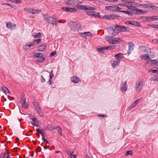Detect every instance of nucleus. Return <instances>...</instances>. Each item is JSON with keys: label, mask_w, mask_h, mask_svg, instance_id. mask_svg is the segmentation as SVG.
Wrapping results in <instances>:
<instances>
[{"label": "nucleus", "mask_w": 158, "mask_h": 158, "mask_svg": "<svg viewBox=\"0 0 158 158\" xmlns=\"http://www.w3.org/2000/svg\"><path fill=\"white\" fill-rule=\"evenodd\" d=\"M124 2L123 4H122L123 6H126L131 11H135V9L131 7L135 8L137 6L138 4L135 2V0H121Z\"/></svg>", "instance_id": "nucleus-1"}, {"label": "nucleus", "mask_w": 158, "mask_h": 158, "mask_svg": "<svg viewBox=\"0 0 158 158\" xmlns=\"http://www.w3.org/2000/svg\"><path fill=\"white\" fill-rule=\"evenodd\" d=\"M44 19L48 23L52 24L53 25H57V23L56 21H54L53 18H52L49 16L46 15H43Z\"/></svg>", "instance_id": "nucleus-2"}, {"label": "nucleus", "mask_w": 158, "mask_h": 158, "mask_svg": "<svg viewBox=\"0 0 158 158\" xmlns=\"http://www.w3.org/2000/svg\"><path fill=\"white\" fill-rule=\"evenodd\" d=\"M143 81L141 80L138 81L135 87V90L136 92L140 91L143 88Z\"/></svg>", "instance_id": "nucleus-3"}, {"label": "nucleus", "mask_w": 158, "mask_h": 158, "mask_svg": "<svg viewBox=\"0 0 158 158\" xmlns=\"http://www.w3.org/2000/svg\"><path fill=\"white\" fill-rule=\"evenodd\" d=\"M77 7L79 9L85 10H95V8L94 7H91L89 6H85L83 5H77Z\"/></svg>", "instance_id": "nucleus-4"}, {"label": "nucleus", "mask_w": 158, "mask_h": 158, "mask_svg": "<svg viewBox=\"0 0 158 158\" xmlns=\"http://www.w3.org/2000/svg\"><path fill=\"white\" fill-rule=\"evenodd\" d=\"M24 10L27 13L32 14H38L41 11V10L33 9L29 8H24Z\"/></svg>", "instance_id": "nucleus-5"}, {"label": "nucleus", "mask_w": 158, "mask_h": 158, "mask_svg": "<svg viewBox=\"0 0 158 158\" xmlns=\"http://www.w3.org/2000/svg\"><path fill=\"white\" fill-rule=\"evenodd\" d=\"M61 9L65 11L69 12H77V9L74 8H70L69 7H63L61 8Z\"/></svg>", "instance_id": "nucleus-6"}, {"label": "nucleus", "mask_w": 158, "mask_h": 158, "mask_svg": "<svg viewBox=\"0 0 158 158\" xmlns=\"http://www.w3.org/2000/svg\"><path fill=\"white\" fill-rule=\"evenodd\" d=\"M107 31L109 34L114 35H117L118 33V32L116 31L114 28V27H108L107 29Z\"/></svg>", "instance_id": "nucleus-7"}, {"label": "nucleus", "mask_w": 158, "mask_h": 158, "mask_svg": "<svg viewBox=\"0 0 158 158\" xmlns=\"http://www.w3.org/2000/svg\"><path fill=\"white\" fill-rule=\"evenodd\" d=\"M20 102L23 108H27L28 107V104L26 102L25 98L24 95L22 96V99L20 100Z\"/></svg>", "instance_id": "nucleus-8"}, {"label": "nucleus", "mask_w": 158, "mask_h": 158, "mask_svg": "<svg viewBox=\"0 0 158 158\" xmlns=\"http://www.w3.org/2000/svg\"><path fill=\"white\" fill-rule=\"evenodd\" d=\"M128 44L129 45V48L128 52L127 53L129 55L131 53V52L133 50L134 45L131 42L128 43Z\"/></svg>", "instance_id": "nucleus-9"}, {"label": "nucleus", "mask_w": 158, "mask_h": 158, "mask_svg": "<svg viewBox=\"0 0 158 158\" xmlns=\"http://www.w3.org/2000/svg\"><path fill=\"white\" fill-rule=\"evenodd\" d=\"M139 48L140 50L142 52H151L150 49L147 47L142 46L139 47Z\"/></svg>", "instance_id": "nucleus-10"}, {"label": "nucleus", "mask_w": 158, "mask_h": 158, "mask_svg": "<svg viewBox=\"0 0 158 158\" xmlns=\"http://www.w3.org/2000/svg\"><path fill=\"white\" fill-rule=\"evenodd\" d=\"M6 27L7 28L10 29H13L16 26V25L10 22L6 23Z\"/></svg>", "instance_id": "nucleus-11"}, {"label": "nucleus", "mask_w": 158, "mask_h": 158, "mask_svg": "<svg viewBox=\"0 0 158 158\" xmlns=\"http://www.w3.org/2000/svg\"><path fill=\"white\" fill-rule=\"evenodd\" d=\"M126 23H128L129 24L132 25H134L136 26H140V23L135 21H127L126 22Z\"/></svg>", "instance_id": "nucleus-12"}, {"label": "nucleus", "mask_w": 158, "mask_h": 158, "mask_svg": "<svg viewBox=\"0 0 158 158\" xmlns=\"http://www.w3.org/2000/svg\"><path fill=\"white\" fill-rule=\"evenodd\" d=\"M122 40L120 38H112L111 40V44H116Z\"/></svg>", "instance_id": "nucleus-13"}, {"label": "nucleus", "mask_w": 158, "mask_h": 158, "mask_svg": "<svg viewBox=\"0 0 158 158\" xmlns=\"http://www.w3.org/2000/svg\"><path fill=\"white\" fill-rule=\"evenodd\" d=\"M71 80L72 82L75 83H78L79 81V78L75 76H73L72 77H71Z\"/></svg>", "instance_id": "nucleus-14"}, {"label": "nucleus", "mask_w": 158, "mask_h": 158, "mask_svg": "<svg viewBox=\"0 0 158 158\" xmlns=\"http://www.w3.org/2000/svg\"><path fill=\"white\" fill-rule=\"evenodd\" d=\"M66 3L70 6L75 5L74 0H68L66 2Z\"/></svg>", "instance_id": "nucleus-15"}, {"label": "nucleus", "mask_w": 158, "mask_h": 158, "mask_svg": "<svg viewBox=\"0 0 158 158\" xmlns=\"http://www.w3.org/2000/svg\"><path fill=\"white\" fill-rule=\"evenodd\" d=\"M59 127L58 126H52L51 125H48L47 126V128L48 130H53V129L54 130H56L57 129V128H59Z\"/></svg>", "instance_id": "nucleus-16"}, {"label": "nucleus", "mask_w": 158, "mask_h": 158, "mask_svg": "<svg viewBox=\"0 0 158 158\" xmlns=\"http://www.w3.org/2000/svg\"><path fill=\"white\" fill-rule=\"evenodd\" d=\"M46 46L45 44H42L38 48V49L40 52H42L44 51L46 48Z\"/></svg>", "instance_id": "nucleus-17"}, {"label": "nucleus", "mask_w": 158, "mask_h": 158, "mask_svg": "<svg viewBox=\"0 0 158 158\" xmlns=\"http://www.w3.org/2000/svg\"><path fill=\"white\" fill-rule=\"evenodd\" d=\"M150 59V57H149V56L148 54H146L142 55L141 57V59L142 60H149Z\"/></svg>", "instance_id": "nucleus-18"}, {"label": "nucleus", "mask_w": 158, "mask_h": 158, "mask_svg": "<svg viewBox=\"0 0 158 158\" xmlns=\"http://www.w3.org/2000/svg\"><path fill=\"white\" fill-rule=\"evenodd\" d=\"M139 99H138L135 101L130 106L128 109L130 110L134 106H135L136 104H137L139 101Z\"/></svg>", "instance_id": "nucleus-19"}, {"label": "nucleus", "mask_w": 158, "mask_h": 158, "mask_svg": "<svg viewBox=\"0 0 158 158\" xmlns=\"http://www.w3.org/2000/svg\"><path fill=\"white\" fill-rule=\"evenodd\" d=\"M122 26H120L118 25H117L115 26L114 27V28L116 32L117 31L122 32Z\"/></svg>", "instance_id": "nucleus-20"}, {"label": "nucleus", "mask_w": 158, "mask_h": 158, "mask_svg": "<svg viewBox=\"0 0 158 158\" xmlns=\"http://www.w3.org/2000/svg\"><path fill=\"white\" fill-rule=\"evenodd\" d=\"M123 54L121 53H119L115 55V58L118 60L120 61V59L122 58Z\"/></svg>", "instance_id": "nucleus-21"}, {"label": "nucleus", "mask_w": 158, "mask_h": 158, "mask_svg": "<svg viewBox=\"0 0 158 158\" xmlns=\"http://www.w3.org/2000/svg\"><path fill=\"white\" fill-rule=\"evenodd\" d=\"M105 8L109 10L115 11V5L107 6H106Z\"/></svg>", "instance_id": "nucleus-22"}, {"label": "nucleus", "mask_w": 158, "mask_h": 158, "mask_svg": "<svg viewBox=\"0 0 158 158\" xmlns=\"http://www.w3.org/2000/svg\"><path fill=\"white\" fill-rule=\"evenodd\" d=\"M122 32H127L129 31L130 29L127 27L122 26Z\"/></svg>", "instance_id": "nucleus-23"}, {"label": "nucleus", "mask_w": 158, "mask_h": 158, "mask_svg": "<svg viewBox=\"0 0 158 158\" xmlns=\"http://www.w3.org/2000/svg\"><path fill=\"white\" fill-rule=\"evenodd\" d=\"M126 85L127 81L125 82L124 83L122 88H121V90L122 92H124L127 90V88Z\"/></svg>", "instance_id": "nucleus-24"}, {"label": "nucleus", "mask_w": 158, "mask_h": 158, "mask_svg": "<svg viewBox=\"0 0 158 158\" xmlns=\"http://www.w3.org/2000/svg\"><path fill=\"white\" fill-rule=\"evenodd\" d=\"M45 60V57H44L43 56H42L36 59V62L41 63L43 62Z\"/></svg>", "instance_id": "nucleus-25"}, {"label": "nucleus", "mask_w": 158, "mask_h": 158, "mask_svg": "<svg viewBox=\"0 0 158 158\" xmlns=\"http://www.w3.org/2000/svg\"><path fill=\"white\" fill-rule=\"evenodd\" d=\"M120 62L118 60L115 61L112 64V65L114 68L118 65Z\"/></svg>", "instance_id": "nucleus-26"}, {"label": "nucleus", "mask_w": 158, "mask_h": 158, "mask_svg": "<svg viewBox=\"0 0 158 158\" xmlns=\"http://www.w3.org/2000/svg\"><path fill=\"white\" fill-rule=\"evenodd\" d=\"M115 17V16L113 15H105V18L106 19H113Z\"/></svg>", "instance_id": "nucleus-27"}, {"label": "nucleus", "mask_w": 158, "mask_h": 158, "mask_svg": "<svg viewBox=\"0 0 158 158\" xmlns=\"http://www.w3.org/2000/svg\"><path fill=\"white\" fill-rule=\"evenodd\" d=\"M1 158H9V154L4 152L1 155Z\"/></svg>", "instance_id": "nucleus-28"}, {"label": "nucleus", "mask_w": 158, "mask_h": 158, "mask_svg": "<svg viewBox=\"0 0 158 158\" xmlns=\"http://www.w3.org/2000/svg\"><path fill=\"white\" fill-rule=\"evenodd\" d=\"M41 36V33L40 32L37 33L35 35H33L32 36L34 38H39Z\"/></svg>", "instance_id": "nucleus-29"}, {"label": "nucleus", "mask_w": 158, "mask_h": 158, "mask_svg": "<svg viewBox=\"0 0 158 158\" xmlns=\"http://www.w3.org/2000/svg\"><path fill=\"white\" fill-rule=\"evenodd\" d=\"M135 9V10H136V14H139V13H144L145 12H146L144 10H143L140 9Z\"/></svg>", "instance_id": "nucleus-30"}, {"label": "nucleus", "mask_w": 158, "mask_h": 158, "mask_svg": "<svg viewBox=\"0 0 158 158\" xmlns=\"http://www.w3.org/2000/svg\"><path fill=\"white\" fill-rule=\"evenodd\" d=\"M112 37L111 36H106L105 37L106 39L108 41V42L110 44L111 42Z\"/></svg>", "instance_id": "nucleus-31"}, {"label": "nucleus", "mask_w": 158, "mask_h": 158, "mask_svg": "<svg viewBox=\"0 0 158 158\" xmlns=\"http://www.w3.org/2000/svg\"><path fill=\"white\" fill-rule=\"evenodd\" d=\"M5 94H6L7 92V91H8V93H9V94H10V92L8 90V89L6 87H4V89H3V90L2 91Z\"/></svg>", "instance_id": "nucleus-32"}, {"label": "nucleus", "mask_w": 158, "mask_h": 158, "mask_svg": "<svg viewBox=\"0 0 158 158\" xmlns=\"http://www.w3.org/2000/svg\"><path fill=\"white\" fill-rule=\"evenodd\" d=\"M150 19H151L152 21H158V16H157L150 17Z\"/></svg>", "instance_id": "nucleus-33"}, {"label": "nucleus", "mask_w": 158, "mask_h": 158, "mask_svg": "<svg viewBox=\"0 0 158 158\" xmlns=\"http://www.w3.org/2000/svg\"><path fill=\"white\" fill-rule=\"evenodd\" d=\"M119 12H123L125 14H128L129 15H132V13L129 12L128 11H124V10H121L119 11Z\"/></svg>", "instance_id": "nucleus-34"}, {"label": "nucleus", "mask_w": 158, "mask_h": 158, "mask_svg": "<svg viewBox=\"0 0 158 158\" xmlns=\"http://www.w3.org/2000/svg\"><path fill=\"white\" fill-rule=\"evenodd\" d=\"M79 24L76 22L74 23L73 24V27L75 28V29H76L78 27H79Z\"/></svg>", "instance_id": "nucleus-35"}, {"label": "nucleus", "mask_w": 158, "mask_h": 158, "mask_svg": "<svg viewBox=\"0 0 158 158\" xmlns=\"http://www.w3.org/2000/svg\"><path fill=\"white\" fill-rule=\"evenodd\" d=\"M105 49V47H102L100 48L97 49V51L99 52H103V51Z\"/></svg>", "instance_id": "nucleus-36"}, {"label": "nucleus", "mask_w": 158, "mask_h": 158, "mask_svg": "<svg viewBox=\"0 0 158 158\" xmlns=\"http://www.w3.org/2000/svg\"><path fill=\"white\" fill-rule=\"evenodd\" d=\"M150 7L152 8L154 10H158V7H157L155 5H150Z\"/></svg>", "instance_id": "nucleus-37"}, {"label": "nucleus", "mask_w": 158, "mask_h": 158, "mask_svg": "<svg viewBox=\"0 0 158 158\" xmlns=\"http://www.w3.org/2000/svg\"><path fill=\"white\" fill-rule=\"evenodd\" d=\"M36 131L37 132H39V133L41 135H44L43 131H44V130H40L39 129H37Z\"/></svg>", "instance_id": "nucleus-38"}, {"label": "nucleus", "mask_w": 158, "mask_h": 158, "mask_svg": "<svg viewBox=\"0 0 158 158\" xmlns=\"http://www.w3.org/2000/svg\"><path fill=\"white\" fill-rule=\"evenodd\" d=\"M36 110L37 112H38V114L40 116H41L42 115H43L41 113V112L40 111V107H39V108L38 109H37V108H36Z\"/></svg>", "instance_id": "nucleus-39"}, {"label": "nucleus", "mask_w": 158, "mask_h": 158, "mask_svg": "<svg viewBox=\"0 0 158 158\" xmlns=\"http://www.w3.org/2000/svg\"><path fill=\"white\" fill-rule=\"evenodd\" d=\"M66 153L69 156H71L73 155L72 153L69 150H67L66 151Z\"/></svg>", "instance_id": "nucleus-40"}, {"label": "nucleus", "mask_w": 158, "mask_h": 158, "mask_svg": "<svg viewBox=\"0 0 158 158\" xmlns=\"http://www.w3.org/2000/svg\"><path fill=\"white\" fill-rule=\"evenodd\" d=\"M133 152L131 150H130L128 151L125 154V156H127L128 155H131L132 154Z\"/></svg>", "instance_id": "nucleus-41"}, {"label": "nucleus", "mask_w": 158, "mask_h": 158, "mask_svg": "<svg viewBox=\"0 0 158 158\" xmlns=\"http://www.w3.org/2000/svg\"><path fill=\"white\" fill-rule=\"evenodd\" d=\"M140 6H141L143 7L148 8V7H150V6L148 4H142L140 5Z\"/></svg>", "instance_id": "nucleus-42"}, {"label": "nucleus", "mask_w": 158, "mask_h": 158, "mask_svg": "<svg viewBox=\"0 0 158 158\" xmlns=\"http://www.w3.org/2000/svg\"><path fill=\"white\" fill-rule=\"evenodd\" d=\"M98 14L97 13L94 11H92L91 16L94 17L97 16Z\"/></svg>", "instance_id": "nucleus-43"}, {"label": "nucleus", "mask_w": 158, "mask_h": 158, "mask_svg": "<svg viewBox=\"0 0 158 158\" xmlns=\"http://www.w3.org/2000/svg\"><path fill=\"white\" fill-rule=\"evenodd\" d=\"M33 104L35 106L36 108L38 109L39 108V104L37 102H33Z\"/></svg>", "instance_id": "nucleus-44"}, {"label": "nucleus", "mask_w": 158, "mask_h": 158, "mask_svg": "<svg viewBox=\"0 0 158 158\" xmlns=\"http://www.w3.org/2000/svg\"><path fill=\"white\" fill-rule=\"evenodd\" d=\"M74 1L75 5H79L80 4L82 3V1H80L79 0H74Z\"/></svg>", "instance_id": "nucleus-45"}, {"label": "nucleus", "mask_w": 158, "mask_h": 158, "mask_svg": "<svg viewBox=\"0 0 158 158\" xmlns=\"http://www.w3.org/2000/svg\"><path fill=\"white\" fill-rule=\"evenodd\" d=\"M149 26L158 29V25L150 24Z\"/></svg>", "instance_id": "nucleus-46"}, {"label": "nucleus", "mask_w": 158, "mask_h": 158, "mask_svg": "<svg viewBox=\"0 0 158 158\" xmlns=\"http://www.w3.org/2000/svg\"><path fill=\"white\" fill-rule=\"evenodd\" d=\"M42 54L41 53H36L34 56L35 58H38L39 57L40 55L41 56Z\"/></svg>", "instance_id": "nucleus-47"}, {"label": "nucleus", "mask_w": 158, "mask_h": 158, "mask_svg": "<svg viewBox=\"0 0 158 158\" xmlns=\"http://www.w3.org/2000/svg\"><path fill=\"white\" fill-rule=\"evenodd\" d=\"M150 61H152V64H158V60H150Z\"/></svg>", "instance_id": "nucleus-48"}, {"label": "nucleus", "mask_w": 158, "mask_h": 158, "mask_svg": "<svg viewBox=\"0 0 158 158\" xmlns=\"http://www.w3.org/2000/svg\"><path fill=\"white\" fill-rule=\"evenodd\" d=\"M29 48V47H28V45L27 44L25 45L23 47V49L25 50H27Z\"/></svg>", "instance_id": "nucleus-49"}, {"label": "nucleus", "mask_w": 158, "mask_h": 158, "mask_svg": "<svg viewBox=\"0 0 158 158\" xmlns=\"http://www.w3.org/2000/svg\"><path fill=\"white\" fill-rule=\"evenodd\" d=\"M41 39H38L37 40H34V42L35 43H40L41 41Z\"/></svg>", "instance_id": "nucleus-50"}, {"label": "nucleus", "mask_w": 158, "mask_h": 158, "mask_svg": "<svg viewBox=\"0 0 158 158\" xmlns=\"http://www.w3.org/2000/svg\"><path fill=\"white\" fill-rule=\"evenodd\" d=\"M41 147L40 146H39L38 147L37 149L36 150V153H38V152H40L41 150Z\"/></svg>", "instance_id": "nucleus-51"}, {"label": "nucleus", "mask_w": 158, "mask_h": 158, "mask_svg": "<svg viewBox=\"0 0 158 158\" xmlns=\"http://www.w3.org/2000/svg\"><path fill=\"white\" fill-rule=\"evenodd\" d=\"M56 51H53V52H52L51 53L50 56H54L56 55Z\"/></svg>", "instance_id": "nucleus-52"}, {"label": "nucleus", "mask_w": 158, "mask_h": 158, "mask_svg": "<svg viewBox=\"0 0 158 158\" xmlns=\"http://www.w3.org/2000/svg\"><path fill=\"white\" fill-rule=\"evenodd\" d=\"M31 119L32 120V121L33 122V123H37V119L36 118H31Z\"/></svg>", "instance_id": "nucleus-53"}, {"label": "nucleus", "mask_w": 158, "mask_h": 158, "mask_svg": "<svg viewBox=\"0 0 158 158\" xmlns=\"http://www.w3.org/2000/svg\"><path fill=\"white\" fill-rule=\"evenodd\" d=\"M41 78L40 79L41 81L43 82H45V79L44 78V77H43V76L42 75H41Z\"/></svg>", "instance_id": "nucleus-54"}, {"label": "nucleus", "mask_w": 158, "mask_h": 158, "mask_svg": "<svg viewBox=\"0 0 158 158\" xmlns=\"http://www.w3.org/2000/svg\"><path fill=\"white\" fill-rule=\"evenodd\" d=\"M85 34L86 35V36L88 35L91 36L92 34L91 33L88 32H85Z\"/></svg>", "instance_id": "nucleus-55"}, {"label": "nucleus", "mask_w": 158, "mask_h": 158, "mask_svg": "<svg viewBox=\"0 0 158 158\" xmlns=\"http://www.w3.org/2000/svg\"><path fill=\"white\" fill-rule=\"evenodd\" d=\"M31 123L32 125L33 126H35L36 127H39V125H38V123H34L31 122Z\"/></svg>", "instance_id": "nucleus-56"}, {"label": "nucleus", "mask_w": 158, "mask_h": 158, "mask_svg": "<svg viewBox=\"0 0 158 158\" xmlns=\"http://www.w3.org/2000/svg\"><path fill=\"white\" fill-rule=\"evenodd\" d=\"M152 73H153L158 74V71L155 69L152 70Z\"/></svg>", "instance_id": "nucleus-57"}, {"label": "nucleus", "mask_w": 158, "mask_h": 158, "mask_svg": "<svg viewBox=\"0 0 158 158\" xmlns=\"http://www.w3.org/2000/svg\"><path fill=\"white\" fill-rule=\"evenodd\" d=\"M92 11H88L86 12V14L88 15H91Z\"/></svg>", "instance_id": "nucleus-58"}, {"label": "nucleus", "mask_w": 158, "mask_h": 158, "mask_svg": "<svg viewBox=\"0 0 158 158\" xmlns=\"http://www.w3.org/2000/svg\"><path fill=\"white\" fill-rule=\"evenodd\" d=\"M57 129H58V132L60 134V135L62 136V131H61L60 128L59 127V128H57Z\"/></svg>", "instance_id": "nucleus-59"}, {"label": "nucleus", "mask_w": 158, "mask_h": 158, "mask_svg": "<svg viewBox=\"0 0 158 158\" xmlns=\"http://www.w3.org/2000/svg\"><path fill=\"white\" fill-rule=\"evenodd\" d=\"M115 10H120L121 9L119 6H117L115 5Z\"/></svg>", "instance_id": "nucleus-60"}, {"label": "nucleus", "mask_w": 158, "mask_h": 158, "mask_svg": "<svg viewBox=\"0 0 158 158\" xmlns=\"http://www.w3.org/2000/svg\"><path fill=\"white\" fill-rule=\"evenodd\" d=\"M149 55V56L152 57V58L153 57L155 56V54L153 53H151Z\"/></svg>", "instance_id": "nucleus-61"}, {"label": "nucleus", "mask_w": 158, "mask_h": 158, "mask_svg": "<svg viewBox=\"0 0 158 158\" xmlns=\"http://www.w3.org/2000/svg\"><path fill=\"white\" fill-rule=\"evenodd\" d=\"M35 44V43H32L31 44H30L29 45H28V47H29V48H30L31 47H33L34 45Z\"/></svg>", "instance_id": "nucleus-62"}, {"label": "nucleus", "mask_w": 158, "mask_h": 158, "mask_svg": "<svg viewBox=\"0 0 158 158\" xmlns=\"http://www.w3.org/2000/svg\"><path fill=\"white\" fill-rule=\"evenodd\" d=\"M105 49L106 50H111V47H110V46L105 47Z\"/></svg>", "instance_id": "nucleus-63"}, {"label": "nucleus", "mask_w": 158, "mask_h": 158, "mask_svg": "<svg viewBox=\"0 0 158 158\" xmlns=\"http://www.w3.org/2000/svg\"><path fill=\"white\" fill-rule=\"evenodd\" d=\"M81 35L82 37L83 38L85 37H86V35L85 34V32L81 33Z\"/></svg>", "instance_id": "nucleus-64"}]
</instances>
